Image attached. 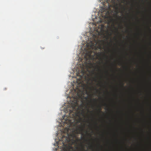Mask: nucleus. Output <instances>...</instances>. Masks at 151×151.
<instances>
[{
	"label": "nucleus",
	"instance_id": "nucleus-13",
	"mask_svg": "<svg viewBox=\"0 0 151 151\" xmlns=\"http://www.w3.org/2000/svg\"><path fill=\"white\" fill-rule=\"evenodd\" d=\"M141 113H142V114H144V111H142L141 112Z\"/></svg>",
	"mask_w": 151,
	"mask_h": 151
},
{
	"label": "nucleus",
	"instance_id": "nucleus-15",
	"mask_svg": "<svg viewBox=\"0 0 151 151\" xmlns=\"http://www.w3.org/2000/svg\"><path fill=\"white\" fill-rule=\"evenodd\" d=\"M111 21H113V19H111Z\"/></svg>",
	"mask_w": 151,
	"mask_h": 151
},
{
	"label": "nucleus",
	"instance_id": "nucleus-5",
	"mask_svg": "<svg viewBox=\"0 0 151 151\" xmlns=\"http://www.w3.org/2000/svg\"><path fill=\"white\" fill-rule=\"evenodd\" d=\"M77 129L79 133H82L83 131V129L81 127L78 126L76 128Z\"/></svg>",
	"mask_w": 151,
	"mask_h": 151
},
{
	"label": "nucleus",
	"instance_id": "nucleus-14",
	"mask_svg": "<svg viewBox=\"0 0 151 151\" xmlns=\"http://www.w3.org/2000/svg\"><path fill=\"white\" fill-rule=\"evenodd\" d=\"M103 106H106V104L105 103H104V105H103Z\"/></svg>",
	"mask_w": 151,
	"mask_h": 151
},
{
	"label": "nucleus",
	"instance_id": "nucleus-2",
	"mask_svg": "<svg viewBox=\"0 0 151 151\" xmlns=\"http://www.w3.org/2000/svg\"><path fill=\"white\" fill-rule=\"evenodd\" d=\"M101 106H98V109H96L95 113H93V111H90L89 109H87V111L91 113V116L93 118H102L105 115L104 113L102 111Z\"/></svg>",
	"mask_w": 151,
	"mask_h": 151
},
{
	"label": "nucleus",
	"instance_id": "nucleus-20",
	"mask_svg": "<svg viewBox=\"0 0 151 151\" xmlns=\"http://www.w3.org/2000/svg\"><path fill=\"white\" fill-rule=\"evenodd\" d=\"M90 64H91V65H92V64L91 63H90Z\"/></svg>",
	"mask_w": 151,
	"mask_h": 151
},
{
	"label": "nucleus",
	"instance_id": "nucleus-21",
	"mask_svg": "<svg viewBox=\"0 0 151 151\" xmlns=\"http://www.w3.org/2000/svg\"><path fill=\"white\" fill-rule=\"evenodd\" d=\"M63 124H64L65 123H63ZM65 124H66L67 123H65Z\"/></svg>",
	"mask_w": 151,
	"mask_h": 151
},
{
	"label": "nucleus",
	"instance_id": "nucleus-9",
	"mask_svg": "<svg viewBox=\"0 0 151 151\" xmlns=\"http://www.w3.org/2000/svg\"><path fill=\"white\" fill-rule=\"evenodd\" d=\"M93 147V146L92 145H90V148H92Z\"/></svg>",
	"mask_w": 151,
	"mask_h": 151
},
{
	"label": "nucleus",
	"instance_id": "nucleus-11",
	"mask_svg": "<svg viewBox=\"0 0 151 151\" xmlns=\"http://www.w3.org/2000/svg\"><path fill=\"white\" fill-rule=\"evenodd\" d=\"M85 99L86 100H87L88 99V97H85Z\"/></svg>",
	"mask_w": 151,
	"mask_h": 151
},
{
	"label": "nucleus",
	"instance_id": "nucleus-16",
	"mask_svg": "<svg viewBox=\"0 0 151 151\" xmlns=\"http://www.w3.org/2000/svg\"><path fill=\"white\" fill-rule=\"evenodd\" d=\"M88 105V103H87V105H86V107H87V105Z\"/></svg>",
	"mask_w": 151,
	"mask_h": 151
},
{
	"label": "nucleus",
	"instance_id": "nucleus-8",
	"mask_svg": "<svg viewBox=\"0 0 151 151\" xmlns=\"http://www.w3.org/2000/svg\"><path fill=\"white\" fill-rule=\"evenodd\" d=\"M72 123H68V124H68V125H69L70 126L72 125ZM74 124V125H76V124L77 123H73Z\"/></svg>",
	"mask_w": 151,
	"mask_h": 151
},
{
	"label": "nucleus",
	"instance_id": "nucleus-18",
	"mask_svg": "<svg viewBox=\"0 0 151 151\" xmlns=\"http://www.w3.org/2000/svg\"><path fill=\"white\" fill-rule=\"evenodd\" d=\"M71 148H72V147H71Z\"/></svg>",
	"mask_w": 151,
	"mask_h": 151
},
{
	"label": "nucleus",
	"instance_id": "nucleus-10",
	"mask_svg": "<svg viewBox=\"0 0 151 151\" xmlns=\"http://www.w3.org/2000/svg\"><path fill=\"white\" fill-rule=\"evenodd\" d=\"M93 100L95 101H97L96 99H93Z\"/></svg>",
	"mask_w": 151,
	"mask_h": 151
},
{
	"label": "nucleus",
	"instance_id": "nucleus-1",
	"mask_svg": "<svg viewBox=\"0 0 151 151\" xmlns=\"http://www.w3.org/2000/svg\"><path fill=\"white\" fill-rule=\"evenodd\" d=\"M77 103L76 104L73 106L72 107V110H70V112L68 116H65L63 117V120L62 123H75V122H71L70 118L73 119L76 117L78 116L80 117L81 115L84 116L85 114V111L83 109L84 105L82 104L80 106H77ZM76 123H81V122H76ZM83 123H122V122H83Z\"/></svg>",
	"mask_w": 151,
	"mask_h": 151
},
{
	"label": "nucleus",
	"instance_id": "nucleus-19",
	"mask_svg": "<svg viewBox=\"0 0 151 151\" xmlns=\"http://www.w3.org/2000/svg\"><path fill=\"white\" fill-rule=\"evenodd\" d=\"M86 58V60H87V58Z\"/></svg>",
	"mask_w": 151,
	"mask_h": 151
},
{
	"label": "nucleus",
	"instance_id": "nucleus-17",
	"mask_svg": "<svg viewBox=\"0 0 151 151\" xmlns=\"http://www.w3.org/2000/svg\"><path fill=\"white\" fill-rule=\"evenodd\" d=\"M98 70H99V67H98Z\"/></svg>",
	"mask_w": 151,
	"mask_h": 151
},
{
	"label": "nucleus",
	"instance_id": "nucleus-12",
	"mask_svg": "<svg viewBox=\"0 0 151 151\" xmlns=\"http://www.w3.org/2000/svg\"><path fill=\"white\" fill-rule=\"evenodd\" d=\"M118 113L119 114H121V113H122L121 111H118Z\"/></svg>",
	"mask_w": 151,
	"mask_h": 151
},
{
	"label": "nucleus",
	"instance_id": "nucleus-6",
	"mask_svg": "<svg viewBox=\"0 0 151 151\" xmlns=\"http://www.w3.org/2000/svg\"><path fill=\"white\" fill-rule=\"evenodd\" d=\"M109 10H108L107 11V13L108 14H111L113 12V10L110 9L109 7Z\"/></svg>",
	"mask_w": 151,
	"mask_h": 151
},
{
	"label": "nucleus",
	"instance_id": "nucleus-3",
	"mask_svg": "<svg viewBox=\"0 0 151 151\" xmlns=\"http://www.w3.org/2000/svg\"><path fill=\"white\" fill-rule=\"evenodd\" d=\"M102 53L100 52H95L94 53L93 55L92 56L91 55V53H89L88 54V58L89 59V61H90V60L91 59L94 60V56L96 55L98 57H100L101 56L102 54Z\"/></svg>",
	"mask_w": 151,
	"mask_h": 151
},
{
	"label": "nucleus",
	"instance_id": "nucleus-7",
	"mask_svg": "<svg viewBox=\"0 0 151 151\" xmlns=\"http://www.w3.org/2000/svg\"><path fill=\"white\" fill-rule=\"evenodd\" d=\"M116 15H117V14L118 13V7H116Z\"/></svg>",
	"mask_w": 151,
	"mask_h": 151
},
{
	"label": "nucleus",
	"instance_id": "nucleus-4",
	"mask_svg": "<svg viewBox=\"0 0 151 151\" xmlns=\"http://www.w3.org/2000/svg\"><path fill=\"white\" fill-rule=\"evenodd\" d=\"M99 45L97 46V47L99 50H101L102 48V46L104 43V41L103 40H99Z\"/></svg>",
	"mask_w": 151,
	"mask_h": 151
}]
</instances>
